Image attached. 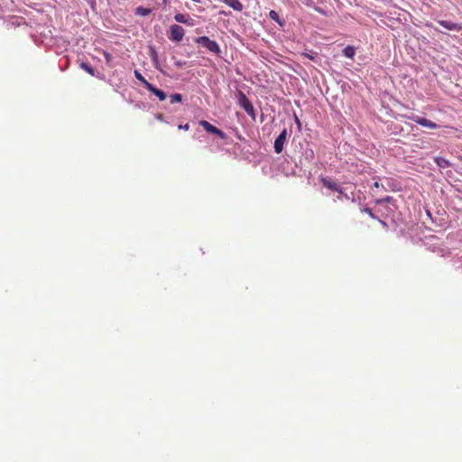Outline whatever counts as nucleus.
I'll return each instance as SVG.
<instances>
[{
  "instance_id": "1",
  "label": "nucleus",
  "mask_w": 462,
  "mask_h": 462,
  "mask_svg": "<svg viewBox=\"0 0 462 462\" xmlns=\"http://www.w3.org/2000/svg\"><path fill=\"white\" fill-rule=\"evenodd\" d=\"M195 41L214 54L218 55L221 52L218 43L216 41L210 40L208 36H200Z\"/></svg>"
},
{
  "instance_id": "2",
  "label": "nucleus",
  "mask_w": 462,
  "mask_h": 462,
  "mask_svg": "<svg viewBox=\"0 0 462 462\" xmlns=\"http://www.w3.org/2000/svg\"><path fill=\"white\" fill-rule=\"evenodd\" d=\"M238 102H239V105L246 112V114L248 116H250L253 119H254L255 114H254V109L253 104L250 102V100L246 97V96L243 92L239 93Z\"/></svg>"
},
{
  "instance_id": "3",
  "label": "nucleus",
  "mask_w": 462,
  "mask_h": 462,
  "mask_svg": "<svg viewBox=\"0 0 462 462\" xmlns=\"http://www.w3.org/2000/svg\"><path fill=\"white\" fill-rule=\"evenodd\" d=\"M199 125L208 132V133H210V134H216L217 136H219L221 139H225L226 138V134L218 129L217 127L214 126L213 125H211L209 122L206 121V120H201L199 122Z\"/></svg>"
},
{
  "instance_id": "4",
  "label": "nucleus",
  "mask_w": 462,
  "mask_h": 462,
  "mask_svg": "<svg viewBox=\"0 0 462 462\" xmlns=\"http://www.w3.org/2000/svg\"><path fill=\"white\" fill-rule=\"evenodd\" d=\"M171 30V35L170 39L173 42H180L183 39L184 36V29L178 24H173L170 28Z\"/></svg>"
},
{
  "instance_id": "5",
  "label": "nucleus",
  "mask_w": 462,
  "mask_h": 462,
  "mask_svg": "<svg viewBox=\"0 0 462 462\" xmlns=\"http://www.w3.org/2000/svg\"><path fill=\"white\" fill-rule=\"evenodd\" d=\"M287 129L284 128L282 133L278 135V137L274 141V151L276 153H281L283 150L284 143L287 139Z\"/></svg>"
},
{
  "instance_id": "6",
  "label": "nucleus",
  "mask_w": 462,
  "mask_h": 462,
  "mask_svg": "<svg viewBox=\"0 0 462 462\" xmlns=\"http://www.w3.org/2000/svg\"><path fill=\"white\" fill-rule=\"evenodd\" d=\"M411 119L415 122L416 124L421 125V126H424V127H427V128H430V129H437L438 128V125L425 117H420V116H413L411 117Z\"/></svg>"
},
{
  "instance_id": "7",
  "label": "nucleus",
  "mask_w": 462,
  "mask_h": 462,
  "mask_svg": "<svg viewBox=\"0 0 462 462\" xmlns=\"http://www.w3.org/2000/svg\"><path fill=\"white\" fill-rule=\"evenodd\" d=\"M321 183L323 184L324 187H326L331 190H335V191L338 192L339 194L343 193L341 187L337 183H336L334 180H332L331 179L322 178Z\"/></svg>"
},
{
  "instance_id": "8",
  "label": "nucleus",
  "mask_w": 462,
  "mask_h": 462,
  "mask_svg": "<svg viewBox=\"0 0 462 462\" xmlns=\"http://www.w3.org/2000/svg\"><path fill=\"white\" fill-rule=\"evenodd\" d=\"M438 23L444 28L450 30V31H457L458 32V31L462 30V26L460 24L450 22V21L441 20V21H439Z\"/></svg>"
},
{
  "instance_id": "9",
  "label": "nucleus",
  "mask_w": 462,
  "mask_h": 462,
  "mask_svg": "<svg viewBox=\"0 0 462 462\" xmlns=\"http://www.w3.org/2000/svg\"><path fill=\"white\" fill-rule=\"evenodd\" d=\"M226 5L235 11L241 12L244 9L243 4L239 0H222Z\"/></svg>"
},
{
  "instance_id": "10",
  "label": "nucleus",
  "mask_w": 462,
  "mask_h": 462,
  "mask_svg": "<svg viewBox=\"0 0 462 462\" xmlns=\"http://www.w3.org/2000/svg\"><path fill=\"white\" fill-rule=\"evenodd\" d=\"M147 89H148L151 93H152L153 95H155V96H156V97H157L161 101L165 100V99H166V97H167L166 94H165L162 90H161V89H159V88H155V87H154L153 85H152V84L147 88Z\"/></svg>"
},
{
  "instance_id": "11",
  "label": "nucleus",
  "mask_w": 462,
  "mask_h": 462,
  "mask_svg": "<svg viewBox=\"0 0 462 462\" xmlns=\"http://www.w3.org/2000/svg\"><path fill=\"white\" fill-rule=\"evenodd\" d=\"M174 19L176 22L180 23L191 24L189 23V20H190L189 15L187 14H175Z\"/></svg>"
},
{
  "instance_id": "12",
  "label": "nucleus",
  "mask_w": 462,
  "mask_h": 462,
  "mask_svg": "<svg viewBox=\"0 0 462 462\" xmlns=\"http://www.w3.org/2000/svg\"><path fill=\"white\" fill-rule=\"evenodd\" d=\"M355 53H356V49L353 46L348 45L343 50L344 56L350 58V59H352L355 56Z\"/></svg>"
},
{
  "instance_id": "13",
  "label": "nucleus",
  "mask_w": 462,
  "mask_h": 462,
  "mask_svg": "<svg viewBox=\"0 0 462 462\" xmlns=\"http://www.w3.org/2000/svg\"><path fill=\"white\" fill-rule=\"evenodd\" d=\"M134 76L146 88L151 85L138 70H134Z\"/></svg>"
},
{
  "instance_id": "14",
  "label": "nucleus",
  "mask_w": 462,
  "mask_h": 462,
  "mask_svg": "<svg viewBox=\"0 0 462 462\" xmlns=\"http://www.w3.org/2000/svg\"><path fill=\"white\" fill-rule=\"evenodd\" d=\"M80 68L84 69L86 72H88L91 76H95V70L87 62H81Z\"/></svg>"
},
{
  "instance_id": "15",
  "label": "nucleus",
  "mask_w": 462,
  "mask_h": 462,
  "mask_svg": "<svg viewBox=\"0 0 462 462\" xmlns=\"http://www.w3.org/2000/svg\"><path fill=\"white\" fill-rule=\"evenodd\" d=\"M171 98V104H174V103H179V102H181L182 100V96L179 93H176V94H173L170 97Z\"/></svg>"
},
{
  "instance_id": "16",
  "label": "nucleus",
  "mask_w": 462,
  "mask_h": 462,
  "mask_svg": "<svg viewBox=\"0 0 462 462\" xmlns=\"http://www.w3.org/2000/svg\"><path fill=\"white\" fill-rule=\"evenodd\" d=\"M150 13H151V10H150V9H147V8L138 7V8L136 9V14H140V15H143V16H146V15H148Z\"/></svg>"
},
{
  "instance_id": "17",
  "label": "nucleus",
  "mask_w": 462,
  "mask_h": 462,
  "mask_svg": "<svg viewBox=\"0 0 462 462\" xmlns=\"http://www.w3.org/2000/svg\"><path fill=\"white\" fill-rule=\"evenodd\" d=\"M393 200V197L391 196H387L385 198H383V199H377L376 200V203L377 204H382V203H392Z\"/></svg>"
},
{
  "instance_id": "18",
  "label": "nucleus",
  "mask_w": 462,
  "mask_h": 462,
  "mask_svg": "<svg viewBox=\"0 0 462 462\" xmlns=\"http://www.w3.org/2000/svg\"><path fill=\"white\" fill-rule=\"evenodd\" d=\"M269 16H270L271 19H273V20H274L276 22H279V15H278V14L275 11H273V10L271 11L269 13Z\"/></svg>"
},
{
  "instance_id": "19",
  "label": "nucleus",
  "mask_w": 462,
  "mask_h": 462,
  "mask_svg": "<svg viewBox=\"0 0 462 462\" xmlns=\"http://www.w3.org/2000/svg\"><path fill=\"white\" fill-rule=\"evenodd\" d=\"M364 211L368 214V216L372 218H376V217L374 216V214L373 213L372 209L369 208H364Z\"/></svg>"
},
{
  "instance_id": "20",
  "label": "nucleus",
  "mask_w": 462,
  "mask_h": 462,
  "mask_svg": "<svg viewBox=\"0 0 462 462\" xmlns=\"http://www.w3.org/2000/svg\"><path fill=\"white\" fill-rule=\"evenodd\" d=\"M185 64H186V62H185V61H181V60H177V61H175V65H176L178 68H181V67H183Z\"/></svg>"
},
{
  "instance_id": "21",
  "label": "nucleus",
  "mask_w": 462,
  "mask_h": 462,
  "mask_svg": "<svg viewBox=\"0 0 462 462\" xmlns=\"http://www.w3.org/2000/svg\"><path fill=\"white\" fill-rule=\"evenodd\" d=\"M179 128H180V129H183V130L187 131V130H189V124H186V125H180L179 126Z\"/></svg>"
},
{
  "instance_id": "22",
  "label": "nucleus",
  "mask_w": 462,
  "mask_h": 462,
  "mask_svg": "<svg viewBox=\"0 0 462 462\" xmlns=\"http://www.w3.org/2000/svg\"><path fill=\"white\" fill-rule=\"evenodd\" d=\"M105 58H106V61L109 62L111 60V54L108 52H105Z\"/></svg>"
},
{
  "instance_id": "23",
  "label": "nucleus",
  "mask_w": 462,
  "mask_h": 462,
  "mask_svg": "<svg viewBox=\"0 0 462 462\" xmlns=\"http://www.w3.org/2000/svg\"><path fill=\"white\" fill-rule=\"evenodd\" d=\"M153 60L155 62V66L157 67V54L153 51Z\"/></svg>"
},
{
  "instance_id": "24",
  "label": "nucleus",
  "mask_w": 462,
  "mask_h": 462,
  "mask_svg": "<svg viewBox=\"0 0 462 462\" xmlns=\"http://www.w3.org/2000/svg\"><path fill=\"white\" fill-rule=\"evenodd\" d=\"M380 186H381V185H380V183H379L378 181H375V182L374 183V188H377V189H378Z\"/></svg>"
},
{
  "instance_id": "25",
  "label": "nucleus",
  "mask_w": 462,
  "mask_h": 462,
  "mask_svg": "<svg viewBox=\"0 0 462 462\" xmlns=\"http://www.w3.org/2000/svg\"><path fill=\"white\" fill-rule=\"evenodd\" d=\"M162 4L166 5L168 4V0H162Z\"/></svg>"
},
{
  "instance_id": "26",
  "label": "nucleus",
  "mask_w": 462,
  "mask_h": 462,
  "mask_svg": "<svg viewBox=\"0 0 462 462\" xmlns=\"http://www.w3.org/2000/svg\"><path fill=\"white\" fill-rule=\"evenodd\" d=\"M195 3H200V0H192Z\"/></svg>"
},
{
  "instance_id": "27",
  "label": "nucleus",
  "mask_w": 462,
  "mask_h": 462,
  "mask_svg": "<svg viewBox=\"0 0 462 462\" xmlns=\"http://www.w3.org/2000/svg\"><path fill=\"white\" fill-rule=\"evenodd\" d=\"M220 14L226 15V13L225 11L220 12Z\"/></svg>"
},
{
  "instance_id": "28",
  "label": "nucleus",
  "mask_w": 462,
  "mask_h": 462,
  "mask_svg": "<svg viewBox=\"0 0 462 462\" xmlns=\"http://www.w3.org/2000/svg\"><path fill=\"white\" fill-rule=\"evenodd\" d=\"M439 161V159L437 160L438 165L442 166Z\"/></svg>"
}]
</instances>
